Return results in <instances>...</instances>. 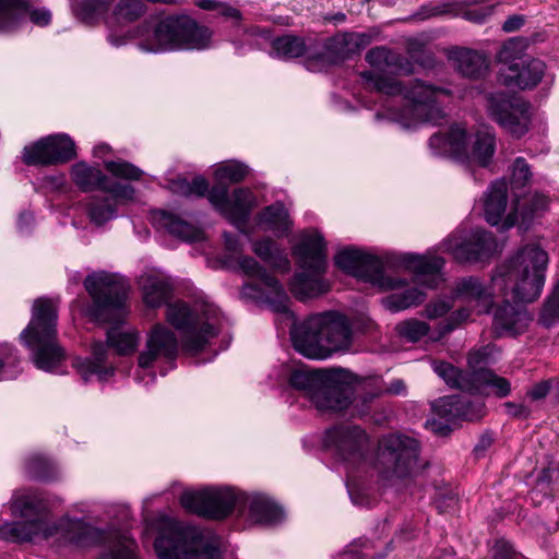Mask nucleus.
I'll return each instance as SVG.
<instances>
[{
    "instance_id": "nucleus-1",
    "label": "nucleus",
    "mask_w": 559,
    "mask_h": 559,
    "mask_svg": "<svg viewBox=\"0 0 559 559\" xmlns=\"http://www.w3.org/2000/svg\"><path fill=\"white\" fill-rule=\"evenodd\" d=\"M83 286L92 300L85 309V316L92 322L110 323L112 326L106 332V342L92 343V357L76 358L73 367L84 383L93 376H97L99 381H106L116 370L115 367L107 366L108 349H112L118 356H129L138 346V332L123 331L120 326L128 314L130 286L123 277L106 271L88 274Z\"/></svg>"
},
{
    "instance_id": "nucleus-2",
    "label": "nucleus",
    "mask_w": 559,
    "mask_h": 559,
    "mask_svg": "<svg viewBox=\"0 0 559 559\" xmlns=\"http://www.w3.org/2000/svg\"><path fill=\"white\" fill-rule=\"evenodd\" d=\"M548 261V253L543 248L528 243L495 267L489 285L479 277L468 276L457 282L456 293L481 302L486 312L493 309V297L507 296L514 302H533L543 290Z\"/></svg>"
},
{
    "instance_id": "nucleus-3",
    "label": "nucleus",
    "mask_w": 559,
    "mask_h": 559,
    "mask_svg": "<svg viewBox=\"0 0 559 559\" xmlns=\"http://www.w3.org/2000/svg\"><path fill=\"white\" fill-rule=\"evenodd\" d=\"M290 338L294 348L310 359H325L345 350L352 343V326L346 316L328 311L308 317L293 325Z\"/></svg>"
},
{
    "instance_id": "nucleus-4",
    "label": "nucleus",
    "mask_w": 559,
    "mask_h": 559,
    "mask_svg": "<svg viewBox=\"0 0 559 559\" xmlns=\"http://www.w3.org/2000/svg\"><path fill=\"white\" fill-rule=\"evenodd\" d=\"M140 48L146 51L201 50L209 47L212 33L186 14H169L145 21L138 27Z\"/></svg>"
},
{
    "instance_id": "nucleus-5",
    "label": "nucleus",
    "mask_w": 559,
    "mask_h": 559,
    "mask_svg": "<svg viewBox=\"0 0 559 559\" xmlns=\"http://www.w3.org/2000/svg\"><path fill=\"white\" fill-rule=\"evenodd\" d=\"M356 376L345 369H294L288 384L309 397L317 409L341 413L353 403Z\"/></svg>"
},
{
    "instance_id": "nucleus-6",
    "label": "nucleus",
    "mask_w": 559,
    "mask_h": 559,
    "mask_svg": "<svg viewBox=\"0 0 559 559\" xmlns=\"http://www.w3.org/2000/svg\"><path fill=\"white\" fill-rule=\"evenodd\" d=\"M58 310L49 298L35 299L32 318L21 338L33 353L38 369L51 371L66 360V350L58 342Z\"/></svg>"
},
{
    "instance_id": "nucleus-7",
    "label": "nucleus",
    "mask_w": 559,
    "mask_h": 559,
    "mask_svg": "<svg viewBox=\"0 0 559 559\" xmlns=\"http://www.w3.org/2000/svg\"><path fill=\"white\" fill-rule=\"evenodd\" d=\"M292 252L299 269L289 282L292 294L304 301L328 293L330 283L324 278L328 269V245L322 234L316 231L304 237Z\"/></svg>"
},
{
    "instance_id": "nucleus-8",
    "label": "nucleus",
    "mask_w": 559,
    "mask_h": 559,
    "mask_svg": "<svg viewBox=\"0 0 559 559\" xmlns=\"http://www.w3.org/2000/svg\"><path fill=\"white\" fill-rule=\"evenodd\" d=\"M159 559H222L218 546L191 525L168 520L154 542Z\"/></svg>"
},
{
    "instance_id": "nucleus-9",
    "label": "nucleus",
    "mask_w": 559,
    "mask_h": 559,
    "mask_svg": "<svg viewBox=\"0 0 559 559\" xmlns=\"http://www.w3.org/2000/svg\"><path fill=\"white\" fill-rule=\"evenodd\" d=\"M419 453L420 444L416 439L390 433L379 441L374 466L385 479L411 477L427 465L419 464Z\"/></svg>"
},
{
    "instance_id": "nucleus-10",
    "label": "nucleus",
    "mask_w": 559,
    "mask_h": 559,
    "mask_svg": "<svg viewBox=\"0 0 559 559\" xmlns=\"http://www.w3.org/2000/svg\"><path fill=\"white\" fill-rule=\"evenodd\" d=\"M333 261L344 274L385 289H397L407 285L405 278L386 276L379 257L353 246L340 250Z\"/></svg>"
},
{
    "instance_id": "nucleus-11",
    "label": "nucleus",
    "mask_w": 559,
    "mask_h": 559,
    "mask_svg": "<svg viewBox=\"0 0 559 559\" xmlns=\"http://www.w3.org/2000/svg\"><path fill=\"white\" fill-rule=\"evenodd\" d=\"M240 501L239 492L230 487L185 490L179 498L180 506L188 513L212 521L227 519L240 506Z\"/></svg>"
},
{
    "instance_id": "nucleus-12",
    "label": "nucleus",
    "mask_w": 559,
    "mask_h": 559,
    "mask_svg": "<svg viewBox=\"0 0 559 559\" xmlns=\"http://www.w3.org/2000/svg\"><path fill=\"white\" fill-rule=\"evenodd\" d=\"M166 320L176 330L183 332L182 348L191 355L203 352L210 340L218 335V330L209 321L200 323L199 316L183 300L167 304Z\"/></svg>"
},
{
    "instance_id": "nucleus-13",
    "label": "nucleus",
    "mask_w": 559,
    "mask_h": 559,
    "mask_svg": "<svg viewBox=\"0 0 559 559\" xmlns=\"http://www.w3.org/2000/svg\"><path fill=\"white\" fill-rule=\"evenodd\" d=\"M489 117L514 139L523 138L530 130L531 104L522 96L504 92L487 96Z\"/></svg>"
},
{
    "instance_id": "nucleus-14",
    "label": "nucleus",
    "mask_w": 559,
    "mask_h": 559,
    "mask_svg": "<svg viewBox=\"0 0 559 559\" xmlns=\"http://www.w3.org/2000/svg\"><path fill=\"white\" fill-rule=\"evenodd\" d=\"M223 238L225 250L231 255H240L238 258V265L241 271L247 276L259 280L261 284L270 288V295L266 296V301L272 306L273 310L278 313L288 312L289 297L280 281L274 275L270 274L254 258L241 255L242 243L237 235L224 231Z\"/></svg>"
},
{
    "instance_id": "nucleus-15",
    "label": "nucleus",
    "mask_w": 559,
    "mask_h": 559,
    "mask_svg": "<svg viewBox=\"0 0 559 559\" xmlns=\"http://www.w3.org/2000/svg\"><path fill=\"white\" fill-rule=\"evenodd\" d=\"M76 157V146L70 135L57 133L40 138L24 146L22 162L26 166L63 165Z\"/></svg>"
},
{
    "instance_id": "nucleus-16",
    "label": "nucleus",
    "mask_w": 559,
    "mask_h": 559,
    "mask_svg": "<svg viewBox=\"0 0 559 559\" xmlns=\"http://www.w3.org/2000/svg\"><path fill=\"white\" fill-rule=\"evenodd\" d=\"M324 444L342 461L359 463L369 450V438L358 426H335L325 431Z\"/></svg>"
},
{
    "instance_id": "nucleus-17",
    "label": "nucleus",
    "mask_w": 559,
    "mask_h": 559,
    "mask_svg": "<svg viewBox=\"0 0 559 559\" xmlns=\"http://www.w3.org/2000/svg\"><path fill=\"white\" fill-rule=\"evenodd\" d=\"M360 75L366 82L371 83L377 92L388 96L404 95L418 105H430L436 102L437 94H448L445 88L427 85L420 80H415V84L407 88L402 82L373 71H364Z\"/></svg>"
},
{
    "instance_id": "nucleus-18",
    "label": "nucleus",
    "mask_w": 559,
    "mask_h": 559,
    "mask_svg": "<svg viewBox=\"0 0 559 559\" xmlns=\"http://www.w3.org/2000/svg\"><path fill=\"white\" fill-rule=\"evenodd\" d=\"M26 16L37 26L51 22V12L46 8H32L28 0H0V32L12 33L20 28Z\"/></svg>"
},
{
    "instance_id": "nucleus-19",
    "label": "nucleus",
    "mask_w": 559,
    "mask_h": 559,
    "mask_svg": "<svg viewBox=\"0 0 559 559\" xmlns=\"http://www.w3.org/2000/svg\"><path fill=\"white\" fill-rule=\"evenodd\" d=\"M370 43L371 37L365 33H345L328 38L324 50L310 56V59L324 64H340L359 55Z\"/></svg>"
},
{
    "instance_id": "nucleus-20",
    "label": "nucleus",
    "mask_w": 559,
    "mask_h": 559,
    "mask_svg": "<svg viewBox=\"0 0 559 559\" xmlns=\"http://www.w3.org/2000/svg\"><path fill=\"white\" fill-rule=\"evenodd\" d=\"M55 534H61L66 540L79 548L103 546L106 543L104 530L94 527L80 519L62 518L45 530V537Z\"/></svg>"
},
{
    "instance_id": "nucleus-21",
    "label": "nucleus",
    "mask_w": 559,
    "mask_h": 559,
    "mask_svg": "<svg viewBox=\"0 0 559 559\" xmlns=\"http://www.w3.org/2000/svg\"><path fill=\"white\" fill-rule=\"evenodd\" d=\"M179 344L176 334L165 325L157 323L152 326L147 340L146 349L138 357L141 368H150L158 357L175 360L178 356Z\"/></svg>"
},
{
    "instance_id": "nucleus-22",
    "label": "nucleus",
    "mask_w": 559,
    "mask_h": 559,
    "mask_svg": "<svg viewBox=\"0 0 559 559\" xmlns=\"http://www.w3.org/2000/svg\"><path fill=\"white\" fill-rule=\"evenodd\" d=\"M545 70L546 64L543 60L530 58L508 67H501L498 80L509 88H533L542 81Z\"/></svg>"
},
{
    "instance_id": "nucleus-23",
    "label": "nucleus",
    "mask_w": 559,
    "mask_h": 559,
    "mask_svg": "<svg viewBox=\"0 0 559 559\" xmlns=\"http://www.w3.org/2000/svg\"><path fill=\"white\" fill-rule=\"evenodd\" d=\"M463 151L465 156L456 155L457 162L486 168L491 164L496 152V136L488 130H477L469 134L464 129Z\"/></svg>"
},
{
    "instance_id": "nucleus-24",
    "label": "nucleus",
    "mask_w": 559,
    "mask_h": 559,
    "mask_svg": "<svg viewBox=\"0 0 559 559\" xmlns=\"http://www.w3.org/2000/svg\"><path fill=\"white\" fill-rule=\"evenodd\" d=\"M241 497L240 506L237 508L242 513L248 509V519L250 522L259 525H276L284 519V510L270 497L262 493L248 495L239 492Z\"/></svg>"
},
{
    "instance_id": "nucleus-25",
    "label": "nucleus",
    "mask_w": 559,
    "mask_h": 559,
    "mask_svg": "<svg viewBox=\"0 0 559 559\" xmlns=\"http://www.w3.org/2000/svg\"><path fill=\"white\" fill-rule=\"evenodd\" d=\"M497 247L491 231L475 230L467 239L452 248L454 259L460 263H476L489 258Z\"/></svg>"
},
{
    "instance_id": "nucleus-26",
    "label": "nucleus",
    "mask_w": 559,
    "mask_h": 559,
    "mask_svg": "<svg viewBox=\"0 0 559 559\" xmlns=\"http://www.w3.org/2000/svg\"><path fill=\"white\" fill-rule=\"evenodd\" d=\"M502 304L493 310V329L498 336H515L526 328V312L519 308L511 297H502Z\"/></svg>"
},
{
    "instance_id": "nucleus-27",
    "label": "nucleus",
    "mask_w": 559,
    "mask_h": 559,
    "mask_svg": "<svg viewBox=\"0 0 559 559\" xmlns=\"http://www.w3.org/2000/svg\"><path fill=\"white\" fill-rule=\"evenodd\" d=\"M472 382L471 394L473 395H493L496 399L502 400L512 392L510 380L489 368H478L473 371Z\"/></svg>"
},
{
    "instance_id": "nucleus-28",
    "label": "nucleus",
    "mask_w": 559,
    "mask_h": 559,
    "mask_svg": "<svg viewBox=\"0 0 559 559\" xmlns=\"http://www.w3.org/2000/svg\"><path fill=\"white\" fill-rule=\"evenodd\" d=\"M365 59L371 67L385 68L397 75H409L414 72L413 62L407 57L383 46L371 48Z\"/></svg>"
},
{
    "instance_id": "nucleus-29",
    "label": "nucleus",
    "mask_w": 559,
    "mask_h": 559,
    "mask_svg": "<svg viewBox=\"0 0 559 559\" xmlns=\"http://www.w3.org/2000/svg\"><path fill=\"white\" fill-rule=\"evenodd\" d=\"M257 224L264 230H271L278 238L286 236L292 228L289 213L284 203L276 201L264 206L255 216Z\"/></svg>"
},
{
    "instance_id": "nucleus-30",
    "label": "nucleus",
    "mask_w": 559,
    "mask_h": 559,
    "mask_svg": "<svg viewBox=\"0 0 559 559\" xmlns=\"http://www.w3.org/2000/svg\"><path fill=\"white\" fill-rule=\"evenodd\" d=\"M70 177L74 186L84 193L102 191L109 178L97 167L86 162H78L71 166Z\"/></svg>"
},
{
    "instance_id": "nucleus-31",
    "label": "nucleus",
    "mask_w": 559,
    "mask_h": 559,
    "mask_svg": "<svg viewBox=\"0 0 559 559\" xmlns=\"http://www.w3.org/2000/svg\"><path fill=\"white\" fill-rule=\"evenodd\" d=\"M253 205L252 191L249 188H236L223 216L234 226L241 228L248 224Z\"/></svg>"
},
{
    "instance_id": "nucleus-32",
    "label": "nucleus",
    "mask_w": 559,
    "mask_h": 559,
    "mask_svg": "<svg viewBox=\"0 0 559 559\" xmlns=\"http://www.w3.org/2000/svg\"><path fill=\"white\" fill-rule=\"evenodd\" d=\"M508 183L506 179L493 181L486 193L484 202L485 218L491 226H497L507 210Z\"/></svg>"
},
{
    "instance_id": "nucleus-33",
    "label": "nucleus",
    "mask_w": 559,
    "mask_h": 559,
    "mask_svg": "<svg viewBox=\"0 0 559 559\" xmlns=\"http://www.w3.org/2000/svg\"><path fill=\"white\" fill-rule=\"evenodd\" d=\"M115 0H72L73 16L85 26H96L106 20Z\"/></svg>"
},
{
    "instance_id": "nucleus-34",
    "label": "nucleus",
    "mask_w": 559,
    "mask_h": 559,
    "mask_svg": "<svg viewBox=\"0 0 559 559\" xmlns=\"http://www.w3.org/2000/svg\"><path fill=\"white\" fill-rule=\"evenodd\" d=\"M46 522L43 519H28L20 522L4 523L0 525V538L13 543H27L39 535L40 532L45 533Z\"/></svg>"
},
{
    "instance_id": "nucleus-35",
    "label": "nucleus",
    "mask_w": 559,
    "mask_h": 559,
    "mask_svg": "<svg viewBox=\"0 0 559 559\" xmlns=\"http://www.w3.org/2000/svg\"><path fill=\"white\" fill-rule=\"evenodd\" d=\"M154 218L162 228L181 240L193 242L201 239L202 231L198 227L171 212L159 210Z\"/></svg>"
},
{
    "instance_id": "nucleus-36",
    "label": "nucleus",
    "mask_w": 559,
    "mask_h": 559,
    "mask_svg": "<svg viewBox=\"0 0 559 559\" xmlns=\"http://www.w3.org/2000/svg\"><path fill=\"white\" fill-rule=\"evenodd\" d=\"M253 252L272 270L286 273L290 270V261L277 242L271 237H262L253 241Z\"/></svg>"
},
{
    "instance_id": "nucleus-37",
    "label": "nucleus",
    "mask_w": 559,
    "mask_h": 559,
    "mask_svg": "<svg viewBox=\"0 0 559 559\" xmlns=\"http://www.w3.org/2000/svg\"><path fill=\"white\" fill-rule=\"evenodd\" d=\"M271 47L276 56L284 60L308 56V61H312L310 56L316 53L311 52V46L307 45L304 37L295 34H285L275 37L271 41Z\"/></svg>"
},
{
    "instance_id": "nucleus-38",
    "label": "nucleus",
    "mask_w": 559,
    "mask_h": 559,
    "mask_svg": "<svg viewBox=\"0 0 559 559\" xmlns=\"http://www.w3.org/2000/svg\"><path fill=\"white\" fill-rule=\"evenodd\" d=\"M481 0H452L440 2H428L423 4L417 12L414 13L413 19L417 21H425L431 17L443 15L456 16L464 7L479 4Z\"/></svg>"
},
{
    "instance_id": "nucleus-39",
    "label": "nucleus",
    "mask_w": 559,
    "mask_h": 559,
    "mask_svg": "<svg viewBox=\"0 0 559 559\" xmlns=\"http://www.w3.org/2000/svg\"><path fill=\"white\" fill-rule=\"evenodd\" d=\"M455 61L457 63V71L463 76L469 79H481L488 70L486 57L472 49L459 50L455 56Z\"/></svg>"
},
{
    "instance_id": "nucleus-40",
    "label": "nucleus",
    "mask_w": 559,
    "mask_h": 559,
    "mask_svg": "<svg viewBox=\"0 0 559 559\" xmlns=\"http://www.w3.org/2000/svg\"><path fill=\"white\" fill-rule=\"evenodd\" d=\"M90 221L102 226L117 216V204L108 195H92L86 203Z\"/></svg>"
},
{
    "instance_id": "nucleus-41",
    "label": "nucleus",
    "mask_w": 559,
    "mask_h": 559,
    "mask_svg": "<svg viewBox=\"0 0 559 559\" xmlns=\"http://www.w3.org/2000/svg\"><path fill=\"white\" fill-rule=\"evenodd\" d=\"M436 373L452 389L471 394L473 371H464L451 362L439 361L435 366Z\"/></svg>"
},
{
    "instance_id": "nucleus-42",
    "label": "nucleus",
    "mask_w": 559,
    "mask_h": 559,
    "mask_svg": "<svg viewBox=\"0 0 559 559\" xmlns=\"http://www.w3.org/2000/svg\"><path fill=\"white\" fill-rule=\"evenodd\" d=\"M401 263L416 276L437 275L444 266V260L440 257L427 258L415 253L404 254Z\"/></svg>"
},
{
    "instance_id": "nucleus-43",
    "label": "nucleus",
    "mask_w": 559,
    "mask_h": 559,
    "mask_svg": "<svg viewBox=\"0 0 559 559\" xmlns=\"http://www.w3.org/2000/svg\"><path fill=\"white\" fill-rule=\"evenodd\" d=\"M173 286L160 278L150 277L143 285V300L150 308L167 305L173 297Z\"/></svg>"
},
{
    "instance_id": "nucleus-44",
    "label": "nucleus",
    "mask_w": 559,
    "mask_h": 559,
    "mask_svg": "<svg viewBox=\"0 0 559 559\" xmlns=\"http://www.w3.org/2000/svg\"><path fill=\"white\" fill-rule=\"evenodd\" d=\"M25 472L34 480L50 483L58 479V469L55 463L48 457L34 454L25 462Z\"/></svg>"
},
{
    "instance_id": "nucleus-45",
    "label": "nucleus",
    "mask_w": 559,
    "mask_h": 559,
    "mask_svg": "<svg viewBox=\"0 0 559 559\" xmlns=\"http://www.w3.org/2000/svg\"><path fill=\"white\" fill-rule=\"evenodd\" d=\"M463 139L464 128L454 124L444 134H432L429 138V145L430 147L438 150L447 148L455 159L456 155L465 156L463 151Z\"/></svg>"
},
{
    "instance_id": "nucleus-46",
    "label": "nucleus",
    "mask_w": 559,
    "mask_h": 559,
    "mask_svg": "<svg viewBox=\"0 0 559 559\" xmlns=\"http://www.w3.org/2000/svg\"><path fill=\"white\" fill-rule=\"evenodd\" d=\"M426 299V293L416 288L411 287L406 288L403 292H397L389 295L384 299L385 307L393 311L397 312L401 310H405L407 308L418 306L423 304Z\"/></svg>"
},
{
    "instance_id": "nucleus-47",
    "label": "nucleus",
    "mask_w": 559,
    "mask_h": 559,
    "mask_svg": "<svg viewBox=\"0 0 559 559\" xmlns=\"http://www.w3.org/2000/svg\"><path fill=\"white\" fill-rule=\"evenodd\" d=\"M249 175V167L237 160L222 163L214 171L215 181L227 186L242 182Z\"/></svg>"
},
{
    "instance_id": "nucleus-48",
    "label": "nucleus",
    "mask_w": 559,
    "mask_h": 559,
    "mask_svg": "<svg viewBox=\"0 0 559 559\" xmlns=\"http://www.w3.org/2000/svg\"><path fill=\"white\" fill-rule=\"evenodd\" d=\"M533 177V173L524 157H516L511 166L510 186L513 195L515 197L516 206L519 205L518 190L526 187Z\"/></svg>"
},
{
    "instance_id": "nucleus-49",
    "label": "nucleus",
    "mask_w": 559,
    "mask_h": 559,
    "mask_svg": "<svg viewBox=\"0 0 559 559\" xmlns=\"http://www.w3.org/2000/svg\"><path fill=\"white\" fill-rule=\"evenodd\" d=\"M145 13V5L140 0H119L112 10L117 23H132Z\"/></svg>"
},
{
    "instance_id": "nucleus-50",
    "label": "nucleus",
    "mask_w": 559,
    "mask_h": 559,
    "mask_svg": "<svg viewBox=\"0 0 559 559\" xmlns=\"http://www.w3.org/2000/svg\"><path fill=\"white\" fill-rule=\"evenodd\" d=\"M548 205V198L545 194L535 192L534 194L526 198L523 203L519 200L516 210L515 199L513 200V207L515 212H520L522 221L524 223L531 222L535 215L539 212H544Z\"/></svg>"
},
{
    "instance_id": "nucleus-51",
    "label": "nucleus",
    "mask_w": 559,
    "mask_h": 559,
    "mask_svg": "<svg viewBox=\"0 0 559 559\" xmlns=\"http://www.w3.org/2000/svg\"><path fill=\"white\" fill-rule=\"evenodd\" d=\"M433 413L447 423L461 420L459 411V394L447 395L435 400L431 404Z\"/></svg>"
},
{
    "instance_id": "nucleus-52",
    "label": "nucleus",
    "mask_w": 559,
    "mask_h": 559,
    "mask_svg": "<svg viewBox=\"0 0 559 559\" xmlns=\"http://www.w3.org/2000/svg\"><path fill=\"white\" fill-rule=\"evenodd\" d=\"M105 169L115 178L138 181L144 175V171L138 166L124 159L104 160Z\"/></svg>"
},
{
    "instance_id": "nucleus-53",
    "label": "nucleus",
    "mask_w": 559,
    "mask_h": 559,
    "mask_svg": "<svg viewBox=\"0 0 559 559\" xmlns=\"http://www.w3.org/2000/svg\"><path fill=\"white\" fill-rule=\"evenodd\" d=\"M526 48L525 40L521 37L510 38L500 48V50L497 53V59L500 63H502V67H508L512 63H518L521 60H524L522 58V53L524 49Z\"/></svg>"
},
{
    "instance_id": "nucleus-54",
    "label": "nucleus",
    "mask_w": 559,
    "mask_h": 559,
    "mask_svg": "<svg viewBox=\"0 0 559 559\" xmlns=\"http://www.w3.org/2000/svg\"><path fill=\"white\" fill-rule=\"evenodd\" d=\"M14 508L19 510L20 516L24 519H43L45 521L48 513L45 501L35 497H21L14 502Z\"/></svg>"
},
{
    "instance_id": "nucleus-55",
    "label": "nucleus",
    "mask_w": 559,
    "mask_h": 559,
    "mask_svg": "<svg viewBox=\"0 0 559 559\" xmlns=\"http://www.w3.org/2000/svg\"><path fill=\"white\" fill-rule=\"evenodd\" d=\"M459 411L461 420L479 421L487 414V407L483 400H471L459 394Z\"/></svg>"
},
{
    "instance_id": "nucleus-56",
    "label": "nucleus",
    "mask_w": 559,
    "mask_h": 559,
    "mask_svg": "<svg viewBox=\"0 0 559 559\" xmlns=\"http://www.w3.org/2000/svg\"><path fill=\"white\" fill-rule=\"evenodd\" d=\"M559 319V280L551 295L546 299L539 314V323L549 329Z\"/></svg>"
},
{
    "instance_id": "nucleus-57",
    "label": "nucleus",
    "mask_w": 559,
    "mask_h": 559,
    "mask_svg": "<svg viewBox=\"0 0 559 559\" xmlns=\"http://www.w3.org/2000/svg\"><path fill=\"white\" fill-rule=\"evenodd\" d=\"M396 330L402 337L415 343L428 334L430 326L424 321L411 319L397 324Z\"/></svg>"
},
{
    "instance_id": "nucleus-58",
    "label": "nucleus",
    "mask_w": 559,
    "mask_h": 559,
    "mask_svg": "<svg viewBox=\"0 0 559 559\" xmlns=\"http://www.w3.org/2000/svg\"><path fill=\"white\" fill-rule=\"evenodd\" d=\"M497 349L498 348L495 344L489 343L477 349L471 350L467 356V365L471 369L469 371H475L478 368H487L486 366L492 362L493 354Z\"/></svg>"
},
{
    "instance_id": "nucleus-59",
    "label": "nucleus",
    "mask_w": 559,
    "mask_h": 559,
    "mask_svg": "<svg viewBox=\"0 0 559 559\" xmlns=\"http://www.w3.org/2000/svg\"><path fill=\"white\" fill-rule=\"evenodd\" d=\"M212 206L222 215L227 211L229 204V192L228 186L221 182L215 181V183L210 187L209 192L205 195Z\"/></svg>"
},
{
    "instance_id": "nucleus-60",
    "label": "nucleus",
    "mask_w": 559,
    "mask_h": 559,
    "mask_svg": "<svg viewBox=\"0 0 559 559\" xmlns=\"http://www.w3.org/2000/svg\"><path fill=\"white\" fill-rule=\"evenodd\" d=\"M102 192L108 193V197L112 198L116 203L118 201H133L135 198V189L133 186L118 181H108L104 185Z\"/></svg>"
},
{
    "instance_id": "nucleus-61",
    "label": "nucleus",
    "mask_w": 559,
    "mask_h": 559,
    "mask_svg": "<svg viewBox=\"0 0 559 559\" xmlns=\"http://www.w3.org/2000/svg\"><path fill=\"white\" fill-rule=\"evenodd\" d=\"M491 559H521L522 555L518 552L512 544L501 538L496 540L491 549Z\"/></svg>"
},
{
    "instance_id": "nucleus-62",
    "label": "nucleus",
    "mask_w": 559,
    "mask_h": 559,
    "mask_svg": "<svg viewBox=\"0 0 559 559\" xmlns=\"http://www.w3.org/2000/svg\"><path fill=\"white\" fill-rule=\"evenodd\" d=\"M468 7H464L460 14L469 22L474 23H484L496 8V4L478 8V9H467Z\"/></svg>"
},
{
    "instance_id": "nucleus-63",
    "label": "nucleus",
    "mask_w": 559,
    "mask_h": 559,
    "mask_svg": "<svg viewBox=\"0 0 559 559\" xmlns=\"http://www.w3.org/2000/svg\"><path fill=\"white\" fill-rule=\"evenodd\" d=\"M554 474L555 469L550 467H544L537 475L535 488L543 492L545 496L551 491Z\"/></svg>"
},
{
    "instance_id": "nucleus-64",
    "label": "nucleus",
    "mask_w": 559,
    "mask_h": 559,
    "mask_svg": "<svg viewBox=\"0 0 559 559\" xmlns=\"http://www.w3.org/2000/svg\"><path fill=\"white\" fill-rule=\"evenodd\" d=\"M96 559H135V556L130 546L119 545L116 549L102 552Z\"/></svg>"
}]
</instances>
